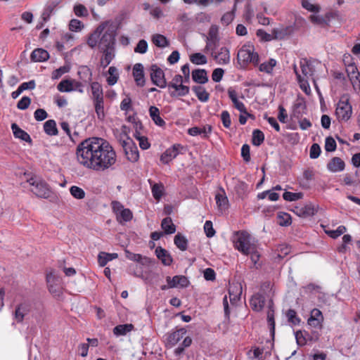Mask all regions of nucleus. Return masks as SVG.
I'll use <instances>...</instances> for the list:
<instances>
[{"label":"nucleus","mask_w":360,"mask_h":360,"mask_svg":"<svg viewBox=\"0 0 360 360\" xmlns=\"http://www.w3.org/2000/svg\"><path fill=\"white\" fill-rule=\"evenodd\" d=\"M76 157L81 165L97 172L109 169L117 160L112 146L106 140L98 137L88 138L79 143Z\"/></svg>","instance_id":"obj_1"},{"label":"nucleus","mask_w":360,"mask_h":360,"mask_svg":"<svg viewBox=\"0 0 360 360\" xmlns=\"http://www.w3.org/2000/svg\"><path fill=\"white\" fill-rule=\"evenodd\" d=\"M237 62L240 68L245 69L248 65L252 64L257 67L259 63V56L255 51V47L250 44H244L239 49L237 55Z\"/></svg>","instance_id":"obj_2"},{"label":"nucleus","mask_w":360,"mask_h":360,"mask_svg":"<svg viewBox=\"0 0 360 360\" xmlns=\"http://www.w3.org/2000/svg\"><path fill=\"white\" fill-rule=\"evenodd\" d=\"M251 236L246 231H238L234 232L232 242L236 250L245 255H249L255 245L251 243Z\"/></svg>","instance_id":"obj_3"},{"label":"nucleus","mask_w":360,"mask_h":360,"mask_svg":"<svg viewBox=\"0 0 360 360\" xmlns=\"http://www.w3.org/2000/svg\"><path fill=\"white\" fill-rule=\"evenodd\" d=\"M27 182L32 186L31 191L38 198H48L50 196L51 191L44 181L37 177H31Z\"/></svg>","instance_id":"obj_4"},{"label":"nucleus","mask_w":360,"mask_h":360,"mask_svg":"<svg viewBox=\"0 0 360 360\" xmlns=\"http://www.w3.org/2000/svg\"><path fill=\"white\" fill-rule=\"evenodd\" d=\"M352 113V105L349 103V98L342 96L337 104L335 115L338 121H347Z\"/></svg>","instance_id":"obj_5"},{"label":"nucleus","mask_w":360,"mask_h":360,"mask_svg":"<svg viewBox=\"0 0 360 360\" xmlns=\"http://www.w3.org/2000/svg\"><path fill=\"white\" fill-rule=\"evenodd\" d=\"M108 23V21L101 22L93 32L89 34L86 39V44L91 49L98 48L101 41V36L103 35Z\"/></svg>","instance_id":"obj_6"},{"label":"nucleus","mask_w":360,"mask_h":360,"mask_svg":"<svg viewBox=\"0 0 360 360\" xmlns=\"http://www.w3.org/2000/svg\"><path fill=\"white\" fill-rule=\"evenodd\" d=\"M115 30L109 22L106 30L104 31L103 35L101 36V41L98 48L99 51L108 50L110 48H114L115 44Z\"/></svg>","instance_id":"obj_7"},{"label":"nucleus","mask_w":360,"mask_h":360,"mask_svg":"<svg viewBox=\"0 0 360 360\" xmlns=\"http://www.w3.org/2000/svg\"><path fill=\"white\" fill-rule=\"evenodd\" d=\"M185 147L179 143H175L167 148L160 156V160L162 164L167 165L177 157L178 155L184 153Z\"/></svg>","instance_id":"obj_8"},{"label":"nucleus","mask_w":360,"mask_h":360,"mask_svg":"<svg viewBox=\"0 0 360 360\" xmlns=\"http://www.w3.org/2000/svg\"><path fill=\"white\" fill-rule=\"evenodd\" d=\"M121 144L127 159L131 162L138 161L139 152L135 143L131 139H127L123 141Z\"/></svg>","instance_id":"obj_9"},{"label":"nucleus","mask_w":360,"mask_h":360,"mask_svg":"<svg viewBox=\"0 0 360 360\" xmlns=\"http://www.w3.org/2000/svg\"><path fill=\"white\" fill-rule=\"evenodd\" d=\"M150 78L152 82L160 88H165L167 86L165 73L157 65H152L150 67Z\"/></svg>","instance_id":"obj_10"},{"label":"nucleus","mask_w":360,"mask_h":360,"mask_svg":"<svg viewBox=\"0 0 360 360\" xmlns=\"http://www.w3.org/2000/svg\"><path fill=\"white\" fill-rule=\"evenodd\" d=\"M346 71L347 76L355 91L360 90V72L357 67L354 63H350L347 66Z\"/></svg>","instance_id":"obj_11"},{"label":"nucleus","mask_w":360,"mask_h":360,"mask_svg":"<svg viewBox=\"0 0 360 360\" xmlns=\"http://www.w3.org/2000/svg\"><path fill=\"white\" fill-rule=\"evenodd\" d=\"M323 316L322 312L316 308L313 309L310 312V316L307 320V324L317 330H321L323 328Z\"/></svg>","instance_id":"obj_12"},{"label":"nucleus","mask_w":360,"mask_h":360,"mask_svg":"<svg viewBox=\"0 0 360 360\" xmlns=\"http://www.w3.org/2000/svg\"><path fill=\"white\" fill-rule=\"evenodd\" d=\"M219 41L218 28L217 26L212 25L207 37L205 49L211 51L215 50Z\"/></svg>","instance_id":"obj_13"},{"label":"nucleus","mask_w":360,"mask_h":360,"mask_svg":"<svg viewBox=\"0 0 360 360\" xmlns=\"http://www.w3.org/2000/svg\"><path fill=\"white\" fill-rule=\"evenodd\" d=\"M32 309V304L29 302H22L19 304L14 312V319L17 323H22L24 317L28 314Z\"/></svg>","instance_id":"obj_14"},{"label":"nucleus","mask_w":360,"mask_h":360,"mask_svg":"<svg viewBox=\"0 0 360 360\" xmlns=\"http://www.w3.org/2000/svg\"><path fill=\"white\" fill-rule=\"evenodd\" d=\"M211 56L219 65H226L230 62V52L226 47H221L217 52L212 51Z\"/></svg>","instance_id":"obj_15"},{"label":"nucleus","mask_w":360,"mask_h":360,"mask_svg":"<svg viewBox=\"0 0 360 360\" xmlns=\"http://www.w3.org/2000/svg\"><path fill=\"white\" fill-rule=\"evenodd\" d=\"M186 330L179 328L168 334L167 338V346L172 347L176 345L186 335Z\"/></svg>","instance_id":"obj_16"},{"label":"nucleus","mask_w":360,"mask_h":360,"mask_svg":"<svg viewBox=\"0 0 360 360\" xmlns=\"http://www.w3.org/2000/svg\"><path fill=\"white\" fill-rule=\"evenodd\" d=\"M212 127L211 125L206 124L202 128L198 127H193L188 129V134L191 136H195L198 135L201 136L203 139H207L211 134Z\"/></svg>","instance_id":"obj_17"},{"label":"nucleus","mask_w":360,"mask_h":360,"mask_svg":"<svg viewBox=\"0 0 360 360\" xmlns=\"http://www.w3.org/2000/svg\"><path fill=\"white\" fill-rule=\"evenodd\" d=\"M59 4L60 1L58 0H50L46 3L41 14V19L44 22L49 20L51 15Z\"/></svg>","instance_id":"obj_18"},{"label":"nucleus","mask_w":360,"mask_h":360,"mask_svg":"<svg viewBox=\"0 0 360 360\" xmlns=\"http://www.w3.org/2000/svg\"><path fill=\"white\" fill-rule=\"evenodd\" d=\"M228 95L229 98L231 100L233 106L240 112L247 113L246 108L244 103L238 99V94L236 91L230 87L228 89Z\"/></svg>","instance_id":"obj_19"},{"label":"nucleus","mask_w":360,"mask_h":360,"mask_svg":"<svg viewBox=\"0 0 360 360\" xmlns=\"http://www.w3.org/2000/svg\"><path fill=\"white\" fill-rule=\"evenodd\" d=\"M169 288H176L177 286L186 287L188 283L187 278L184 276H174L173 278L167 276L166 278Z\"/></svg>","instance_id":"obj_20"},{"label":"nucleus","mask_w":360,"mask_h":360,"mask_svg":"<svg viewBox=\"0 0 360 360\" xmlns=\"http://www.w3.org/2000/svg\"><path fill=\"white\" fill-rule=\"evenodd\" d=\"M250 304L252 310L260 311L264 307L265 297L262 294L256 293L251 297Z\"/></svg>","instance_id":"obj_21"},{"label":"nucleus","mask_w":360,"mask_h":360,"mask_svg":"<svg viewBox=\"0 0 360 360\" xmlns=\"http://www.w3.org/2000/svg\"><path fill=\"white\" fill-rule=\"evenodd\" d=\"M133 76L138 86H143L145 84L143 66L141 63H136L133 68Z\"/></svg>","instance_id":"obj_22"},{"label":"nucleus","mask_w":360,"mask_h":360,"mask_svg":"<svg viewBox=\"0 0 360 360\" xmlns=\"http://www.w3.org/2000/svg\"><path fill=\"white\" fill-rule=\"evenodd\" d=\"M345 162L338 157L333 158L327 165L328 169L333 172L343 171L345 169Z\"/></svg>","instance_id":"obj_23"},{"label":"nucleus","mask_w":360,"mask_h":360,"mask_svg":"<svg viewBox=\"0 0 360 360\" xmlns=\"http://www.w3.org/2000/svg\"><path fill=\"white\" fill-rule=\"evenodd\" d=\"M155 255L157 257L161 260L162 263L165 266L172 264L173 259L170 254L164 248L158 247L155 249Z\"/></svg>","instance_id":"obj_24"},{"label":"nucleus","mask_w":360,"mask_h":360,"mask_svg":"<svg viewBox=\"0 0 360 360\" xmlns=\"http://www.w3.org/2000/svg\"><path fill=\"white\" fill-rule=\"evenodd\" d=\"M11 129L15 138L20 139L29 143H32V139L28 133L20 129L16 123H13L11 124Z\"/></svg>","instance_id":"obj_25"},{"label":"nucleus","mask_w":360,"mask_h":360,"mask_svg":"<svg viewBox=\"0 0 360 360\" xmlns=\"http://www.w3.org/2000/svg\"><path fill=\"white\" fill-rule=\"evenodd\" d=\"M49 58V54L48 51L39 48L34 49L30 55V59L34 62H44Z\"/></svg>","instance_id":"obj_26"},{"label":"nucleus","mask_w":360,"mask_h":360,"mask_svg":"<svg viewBox=\"0 0 360 360\" xmlns=\"http://www.w3.org/2000/svg\"><path fill=\"white\" fill-rule=\"evenodd\" d=\"M46 282L49 292L58 295L59 293V287L58 286V279L51 272L46 275Z\"/></svg>","instance_id":"obj_27"},{"label":"nucleus","mask_w":360,"mask_h":360,"mask_svg":"<svg viewBox=\"0 0 360 360\" xmlns=\"http://www.w3.org/2000/svg\"><path fill=\"white\" fill-rule=\"evenodd\" d=\"M295 213L302 217H311L315 214L316 210L311 204H308L302 207H295Z\"/></svg>","instance_id":"obj_28"},{"label":"nucleus","mask_w":360,"mask_h":360,"mask_svg":"<svg viewBox=\"0 0 360 360\" xmlns=\"http://www.w3.org/2000/svg\"><path fill=\"white\" fill-rule=\"evenodd\" d=\"M192 79L198 84H205L208 81L207 71L204 69H198L192 72Z\"/></svg>","instance_id":"obj_29"},{"label":"nucleus","mask_w":360,"mask_h":360,"mask_svg":"<svg viewBox=\"0 0 360 360\" xmlns=\"http://www.w3.org/2000/svg\"><path fill=\"white\" fill-rule=\"evenodd\" d=\"M149 114L152 120L159 127L165 125V122L160 115V110L155 106H150L149 108Z\"/></svg>","instance_id":"obj_30"},{"label":"nucleus","mask_w":360,"mask_h":360,"mask_svg":"<svg viewBox=\"0 0 360 360\" xmlns=\"http://www.w3.org/2000/svg\"><path fill=\"white\" fill-rule=\"evenodd\" d=\"M134 329V326L131 323L120 324L113 328V333L116 336L126 335Z\"/></svg>","instance_id":"obj_31"},{"label":"nucleus","mask_w":360,"mask_h":360,"mask_svg":"<svg viewBox=\"0 0 360 360\" xmlns=\"http://www.w3.org/2000/svg\"><path fill=\"white\" fill-rule=\"evenodd\" d=\"M124 254L125 257L131 261L136 262L138 263H140L141 264H145L150 262V259L147 257H143L140 254H136L130 252L129 250L125 249L124 250Z\"/></svg>","instance_id":"obj_32"},{"label":"nucleus","mask_w":360,"mask_h":360,"mask_svg":"<svg viewBox=\"0 0 360 360\" xmlns=\"http://www.w3.org/2000/svg\"><path fill=\"white\" fill-rule=\"evenodd\" d=\"M277 61L274 58H270L260 65L259 64V70L268 75H272L274 68L276 65Z\"/></svg>","instance_id":"obj_33"},{"label":"nucleus","mask_w":360,"mask_h":360,"mask_svg":"<svg viewBox=\"0 0 360 360\" xmlns=\"http://www.w3.org/2000/svg\"><path fill=\"white\" fill-rule=\"evenodd\" d=\"M300 68L302 70V73L303 75V77L305 79H308L310 77H312L314 75V69L311 65V63L306 59H302L300 63Z\"/></svg>","instance_id":"obj_34"},{"label":"nucleus","mask_w":360,"mask_h":360,"mask_svg":"<svg viewBox=\"0 0 360 360\" xmlns=\"http://www.w3.org/2000/svg\"><path fill=\"white\" fill-rule=\"evenodd\" d=\"M193 91L201 102H207L210 98V94L202 86H193L192 87Z\"/></svg>","instance_id":"obj_35"},{"label":"nucleus","mask_w":360,"mask_h":360,"mask_svg":"<svg viewBox=\"0 0 360 360\" xmlns=\"http://www.w3.org/2000/svg\"><path fill=\"white\" fill-rule=\"evenodd\" d=\"M216 203L219 210H225L228 208V198L225 194L224 190L221 191V193H218L215 195Z\"/></svg>","instance_id":"obj_36"},{"label":"nucleus","mask_w":360,"mask_h":360,"mask_svg":"<svg viewBox=\"0 0 360 360\" xmlns=\"http://www.w3.org/2000/svg\"><path fill=\"white\" fill-rule=\"evenodd\" d=\"M44 130L49 136H56L58 134L56 122L53 120H49L44 122Z\"/></svg>","instance_id":"obj_37"},{"label":"nucleus","mask_w":360,"mask_h":360,"mask_svg":"<svg viewBox=\"0 0 360 360\" xmlns=\"http://www.w3.org/2000/svg\"><path fill=\"white\" fill-rule=\"evenodd\" d=\"M118 257L117 253L101 252L98 256V262L101 266H105L109 261Z\"/></svg>","instance_id":"obj_38"},{"label":"nucleus","mask_w":360,"mask_h":360,"mask_svg":"<svg viewBox=\"0 0 360 360\" xmlns=\"http://www.w3.org/2000/svg\"><path fill=\"white\" fill-rule=\"evenodd\" d=\"M161 227L165 234H172L176 231V226L170 217H166L162 219Z\"/></svg>","instance_id":"obj_39"},{"label":"nucleus","mask_w":360,"mask_h":360,"mask_svg":"<svg viewBox=\"0 0 360 360\" xmlns=\"http://www.w3.org/2000/svg\"><path fill=\"white\" fill-rule=\"evenodd\" d=\"M293 69L297 76V82L300 84L301 89L307 94H309L310 92V87L308 84L307 79H305L301 76V75L298 72L297 66L295 65H294Z\"/></svg>","instance_id":"obj_40"},{"label":"nucleus","mask_w":360,"mask_h":360,"mask_svg":"<svg viewBox=\"0 0 360 360\" xmlns=\"http://www.w3.org/2000/svg\"><path fill=\"white\" fill-rule=\"evenodd\" d=\"M242 288L238 285H232L229 290V299L231 303H235L240 300Z\"/></svg>","instance_id":"obj_41"},{"label":"nucleus","mask_w":360,"mask_h":360,"mask_svg":"<svg viewBox=\"0 0 360 360\" xmlns=\"http://www.w3.org/2000/svg\"><path fill=\"white\" fill-rule=\"evenodd\" d=\"M57 89L60 92H70L75 90L74 80L63 79L57 86Z\"/></svg>","instance_id":"obj_42"},{"label":"nucleus","mask_w":360,"mask_h":360,"mask_svg":"<svg viewBox=\"0 0 360 360\" xmlns=\"http://www.w3.org/2000/svg\"><path fill=\"white\" fill-rule=\"evenodd\" d=\"M132 218V212L129 208H126L116 217V220L119 224H123L131 221Z\"/></svg>","instance_id":"obj_43"},{"label":"nucleus","mask_w":360,"mask_h":360,"mask_svg":"<svg viewBox=\"0 0 360 360\" xmlns=\"http://www.w3.org/2000/svg\"><path fill=\"white\" fill-rule=\"evenodd\" d=\"M152 41L156 46L160 48H165L169 44L167 39L160 34H153L152 37Z\"/></svg>","instance_id":"obj_44"},{"label":"nucleus","mask_w":360,"mask_h":360,"mask_svg":"<svg viewBox=\"0 0 360 360\" xmlns=\"http://www.w3.org/2000/svg\"><path fill=\"white\" fill-rule=\"evenodd\" d=\"M277 223L281 226H288L292 223L291 216L284 212H280L277 215Z\"/></svg>","instance_id":"obj_45"},{"label":"nucleus","mask_w":360,"mask_h":360,"mask_svg":"<svg viewBox=\"0 0 360 360\" xmlns=\"http://www.w3.org/2000/svg\"><path fill=\"white\" fill-rule=\"evenodd\" d=\"M94 101L103 99V93L101 85L98 82H93L91 85Z\"/></svg>","instance_id":"obj_46"},{"label":"nucleus","mask_w":360,"mask_h":360,"mask_svg":"<svg viewBox=\"0 0 360 360\" xmlns=\"http://www.w3.org/2000/svg\"><path fill=\"white\" fill-rule=\"evenodd\" d=\"M174 242L176 246L181 251H184L187 249L188 240L181 233H179L175 236Z\"/></svg>","instance_id":"obj_47"},{"label":"nucleus","mask_w":360,"mask_h":360,"mask_svg":"<svg viewBox=\"0 0 360 360\" xmlns=\"http://www.w3.org/2000/svg\"><path fill=\"white\" fill-rule=\"evenodd\" d=\"M264 141V134L259 129H255L252 132V143L254 146H259Z\"/></svg>","instance_id":"obj_48"},{"label":"nucleus","mask_w":360,"mask_h":360,"mask_svg":"<svg viewBox=\"0 0 360 360\" xmlns=\"http://www.w3.org/2000/svg\"><path fill=\"white\" fill-rule=\"evenodd\" d=\"M174 89L175 91L170 93V96L172 97L186 96L189 94L190 91L189 87L184 84H179L176 88H174Z\"/></svg>","instance_id":"obj_49"},{"label":"nucleus","mask_w":360,"mask_h":360,"mask_svg":"<svg viewBox=\"0 0 360 360\" xmlns=\"http://www.w3.org/2000/svg\"><path fill=\"white\" fill-rule=\"evenodd\" d=\"M288 321L290 323L294 326L300 325L301 322L300 318L297 316L295 310L290 309L286 313Z\"/></svg>","instance_id":"obj_50"},{"label":"nucleus","mask_w":360,"mask_h":360,"mask_svg":"<svg viewBox=\"0 0 360 360\" xmlns=\"http://www.w3.org/2000/svg\"><path fill=\"white\" fill-rule=\"evenodd\" d=\"M190 60L195 65H205L207 62L206 56L200 53H195L191 55Z\"/></svg>","instance_id":"obj_51"},{"label":"nucleus","mask_w":360,"mask_h":360,"mask_svg":"<svg viewBox=\"0 0 360 360\" xmlns=\"http://www.w3.org/2000/svg\"><path fill=\"white\" fill-rule=\"evenodd\" d=\"M95 111L96 112L97 117L99 120H103L105 117L104 114V106H103V99L98 101H94Z\"/></svg>","instance_id":"obj_52"},{"label":"nucleus","mask_w":360,"mask_h":360,"mask_svg":"<svg viewBox=\"0 0 360 360\" xmlns=\"http://www.w3.org/2000/svg\"><path fill=\"white\" fill-rule=\"evenodd\" d=\"M70 193L75 198L78 200H82L85 197L84 191L82 188L77 186H72L70 188Z\"/></svg>","instance_id":"obj_53"},{"label":"nucleus","mask_w":360,"mask_h":360,"mask_svg":"<svg viewBox=\"0 0 360 360\" xmlns=\"http://www.w3.org/2000/svg\"><path fill=\"white\" fill-rule=\"evenodd\" d=\"M283 198L286 201H296L300 199H302L303 198V193H292L290 191H285L283 194Z\"/></svg>","instance_id":"obj_54"},{"label":"nucleus","mask_w":360,"mask_h":360,"mask_svg":"<svg viewBox=\"0 0 360 360\" xmlns=\"http://www.w3.org/2000/svg\"><path fill=\"white\" fill-rule=\"evenodd\" d=\"M110 76L107 78L108 84L110 86L114 85L118 80V75L117 74V68L111 66L108 69Z\"/></svg>","instance_id":"obj_55"},{"label":"nucleus","mask_w":360,"mask_h":360,"mask_svg":"<svg viewBox=\"0 0 360 360\" xmlns=\"http://www.w3.org/2000/svg\"><path fill=\"white\" fill-rule=\"evenodd\" d=\"M310 21L315 25H320L321 27H326L328 25V20L326 18L320 15H311L309 17Z\"/></svg>","instance_id":"obj_56"},{"label":"nucleus","mask_w":360,"mask_h":360,"mask_svg":"<svg viewBox=\"0 0 360 360\" xmlns=\"http://www.w3.org/2000/svg\"><path fill=\"white\" fill-rule=\"evenodd\" d=\"M264 353V349L260 347H255L253 349H250L247 352V355L250 359H257L259 360L262 359V354Z\"/></svg>","instance_id":"obj_57"},{"label":"nucleus","mask_w":360,"mask_h":360,"mask_svg":"<svg viewBox=\"0 0 360 360\" xmlns=\"http://www.w3.org/2000/svg\"><path fill=\"white\" fill-rule=\"evenodd\" d=\"M134 136L139 141V144L141 149L147 150L150 148V143H149L147 137L141 136L139 132H136Z\"/></svg>","instance_id":"obj_58"},{"label":"nucleus","mask_w":360,"mask_h":360,"mask_svg":"<svg viewBox=\"0 0 360 360\" xmlns=\"http://www.w3.org/2000/svg\"><path fill=\"white\" fill-rule=\"evenodd\" d=\"M345 226H339L336 230L326 231V233L332 238H337L346 231Z\"/></svg>","instance_id":"obj_59"},{"label":"nucleus","mask_w":360,"mask_h":360,"mask_svg":"<svg viewBox=\"0 0 360 360\" xmlns=\"http://www.w3.org/2000/svg\"><path fill=\"white\" fill-rule=\"evenodd\" d=\"M73 11L77 17H86L89 15L87 8L82 4H76Z\"/></svg>","instance_id":"obj_60"},{"label":"nucleus","mask_w":360,"mask_h":360,"mask_svg":"<svg viewBox=\"0 0 360 360\" xmlns=\"http://www.w3.org/2000/svg\"><path fill=\"white\" fill-rule=\"evenodd\" d=\"M84 28V25L79 20L72 19L69 24V29L72 32H79Z\"/></svg>","instance_id":"obj_61"},{"label":"nucleus","mask_w":360,"mask_h":360,"mask_svg":"<svg viewBox=\"0 0 360 360\" xmlns=\"http://www.w3.org/2000/svg\"><path fill=\"white\" fill-rule=\"evenodd\" d=\"M302 6L306 10L314 13H319L321 9L319 5L311 4L309 0H302Z\"/></svg>","instance_id":"obj_62"},{"label":"nucleus","mask_w":360,"mask_h":360,"mask_svg":"<svg viewBox=\"0 0 360 360\" xmlns=\"http://www.w3.org/2000/svg\"><path fill=\"white\" fill-rule=\"evenodd\" d=\"M220 118L223 126L226 129H229L231 125V120L229 112L227 110H223L220 115Z\"/></svg>","instance_id":"obj_63"},{"label":"nucleus","mask_w":360,"mask_h":360,"mask_svg":"<svg viewBox=\"0 0 360 360\" xmlns=\"http://www.w3.org/2000/svg\"><path fill=\"white\" fill-rule=\"evenodd\" d=\"M152 193L155 199L160 200L163 194V186L162 184H155L152 186Z\"/></svg>","instance_id":"obj_64"}]
</instances>
